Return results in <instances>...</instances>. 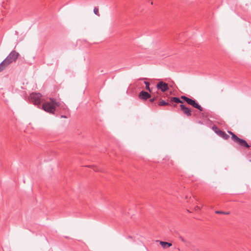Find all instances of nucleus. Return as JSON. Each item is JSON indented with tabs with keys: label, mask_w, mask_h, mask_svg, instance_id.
<instances>
[{
	"label": "nucleus",
	"mask_w": 251,
	"mask_h": 251,
	"mask_svg": "<svg viewBox=\"0 0 251 251\" xmlns=\"http://www.w3.org/2000/svg\"><path fill=\"white\" fill-rule=\"evenodd\" d=\"M50 101L45 102L42 105V108L45 111L54 114L56 107H58L60 110H66L67 107L64 103L57 101L54 98H50Z\"/></svg>",
	"instance_id": "obj_1"
},
{
	"label": "nucleus",
	"mask_w": 251,
	"mask_h": 251,
	"mask_svg": "<svg viewBox=\"0 0 251 251\" xmlns=\"http://www.w3.org/2000/svg\"><path fill=\"white\" fill-rule=\"evenodd\" d=\"M19 56V53L12 50L6 58L0 64V72L13 62H15Z\"/></svg>",
	"instance_id": "obj_2"
},
{
	"label": "nucleus",
	"mask_w": 251,
	"mask_h": 251,
	"mask_svg": "<svg viewBox=\"0 0 251 251\" xmlns=\"http://www.w3.org/2000/svg\"><path fill=\"white\" fill-rule=\"evenodd\" d=\"M171 102L173 103L175 102L176 103H181L180 105V107L181 109V110L182 111V112L186 115L187 117H190L192 115L191 114V110L186 107L185 105L183 104L182 101L180 100L179 98L177 97H172L171 99Z\"/></svg>",
	"instance_id": "obj_3"
},
{
	"label": "nucleus",
	"mask_w": 251,
	"mask_h": 251,
	"mask_svg": "<svg viewBox=\"0 0 251 251\" xmlns=\"http://www.w3.org/2000/svg\"><path fill=\"white\" fill-rule=\"evenodd\" d=\"M228 132L231 135V139L236 143L240 145V147L246 148H249L250 147V146L248 144L246 141L239 138L231 131H228Z\"/></svg>",
	"instance_id": "obj_4"
},
{
	"label": "nucleus",
	"mask_w": 251,
	"mask_h": 251,
	"mask_svg": "<svg viewBox=\"0 0 251 251\" xmlns=\"http://www.w3.org/2000/svg\"><path fill=\"white\" fill-rule=\"evenodd\" d=\"M228 132L231 135V139L236 143L240 145V147L246 148H249L250 147V146L248 144L246 141L239 138L231 131H228Z\"/></svg>",
	"instance_id": "obj_5"
},
{
	"label": "nucleus",
	"mask_w": 251,
	"mask_h": 251,
	"mask_svg": "<svg viewBox=\"0 0 251 251\" xmlns=\"http://www.w3.org/2000/svg\"><path fill=\"white\" fill-rule=\"evenodd\" d=\"M41 95L40 93H33L30 95V99L35 105H38L41 102Z\"/></svg>",
	"instance_id": "obj_6"
},
{
	"label": "nucleus",
	"mask_w": 251,
	"mask_h": 251,
	"mask_svg": "<svg viewBox=\"0 0 251 251\" xmlns=\"http://www.w3.org/2000/svg\"><path fill=\"white\" fill-rule=\"evenodd\" d=\"M156 88L163 92L169 90L168 84L162 81H159L156 84Z\"/></svg>",
	"instance_id": "obj_7"
},
{
	"label": "nucleus",
	"mask_w": 251,
	"mask_h": 251,
	"mask_svg": "<svg viewBox=\"0 0 251 251\" xmlns=\"http://www.w3.org/2000/svg\"><path fill=\"white\" fill-rule=\"evenodd\" d=\"M187 103L193 107L199 109L200 111H203L202 107L200 105H199L195 100L189 98Z\"/></svg>",
	"instance_id": "obj_8"
},
{
	"label": "nucleus",
	"mask_w": 251,
	"mask_h": 251,
	"mask_svg": "<svg viewBox=\"0 0 251 251\" xmlns=\"http://www.w3.org/2000/svg\"><path fill=\"white\" fill-rule=\"evenodd\" d=\"M151 97V95L147 92L142 91L139 95V98L142 100H146Z\"/></svg>",
	"instance_id": "obj_9"
},
{
	"label": "nucleus",
	"mask_w": 251,
	"mask_h": 251,
	"mask_svg": "<svg viewBox=\"0 0 251 251\" xmlns=\"http://www.w3.org/2000/svg\"><path fill=\"white\" fill-rule=\"evenodd\" d=\"M160 244L164 248H168V247H171L172 245L171 243H169V242H164V241H160Z\"/></svg>",
	"instance_id": "obj_10"
},
{
	"label": "nucleus",
	"mask_w": 251,
	"mask_h": 251,
	"mask_svg": "<svg viewBox=\"0 0 251 251\" xmlns=\"http://www.w3.org/2000/svg\"><path fill=\"white\" fill-rule=\"evenodd\" d=\"M212 129L214 130L215 132L217 133L219 136H220L222 132L223 131L220 130L218 127L215 126L212 127Z\"/></svg>",
	"instance_id": "obj_11"
},
{
	"label": "nucleus",
	"mask_w": 251,
	"mask_h": 251,
	"mask_svg": "<svg viewBox=\"0 0 251 251\" xmlns=\"http://www.w3.org/2000/svg\"><path fill=\"white\" fill-rule=\"evenodd\" d=\"M159 106H166L170 105L171 104L169 102L165 101L164 100H161L158 103Z\"/></svg>",
	"instance_id": "obj_12"
},
{
	"label": "nucleus",
	"mask_w": 251,
	"mask_h": 251,
	"mask_svg": "<svg viewBox=\"0 0 251 251\" xmlns=\"http://www.w3.org/2000/svg\"><path fill=\"white\" fill-rule=\"evenodd\" d=\"M219 136L222 137L225 140L228 139L229 137V136L224 131H223Z\"/></svg>",
	"instance_id": "obj_13"
},
{
	"label": "nucleus",
	"mask_w": 251,
	"mask_h": 251,
	"mask_svg": "<svg viewBox=\"0 0 251 251\" xmlns=\"http://www.w3.org/2000/svg\"><path fill=\"white\" fill-rule=\"evenodd\" d=\"M144 83L146 85V89L150 92H151V89L150 88V83L148 81H145Z\"/></svg>",
	"instance_id": "obj_14"
},
{
	"label": "nucleus",
	"mask_w": 251,
	"mask_h": 251,
	"mask_svg": "<svg viewBox=\"0 0 251 251\" xmlns=\"http://www.w3.org/2000/svg\"><path fill=\"white\" fill-rule=\"evenodd\" d=\"M215 213L216 214H225V215H228L229 214V212H224V211H216Z\"/></svg>",
	"instance_id": "obj_15"
},
{
	"label": "nucleus",
	"mask_w": 251,
	"mask_h": 251,
	"mask_svg": "<svg viewBox=\"0 0 251 251\" xmlns=\"http://www.w3.org/2000/svg\"><path fill=\"white\" fill-rule=\"evenodd\" d=\"M94 13L97 16H100V14L99 12V9L97 7H95L94 8Z\"/></svg>",
	"instance_id": "obj_16"
},
{
	"label": "nucleus",
	"mask_w": 251,
	"mask_h": 251,
	"mask_svg": "<svg viewBox=\"0 0 251 251\" xmlns=\"http://www.w3.org/2000/svg\"><path fill=\"white\" fill-rule=\"evenodd\" d=\"M180 98L181 99L184 100L186 102L188 101V100L189 99V98L185 96H181Z\"/></svg>",
	"instance_id": "obj_17"
},
{
	"label": "nucleus",
	"mask_w": 251,
	"mask_h": 251,
	"mask_svg": "<svg viewBox=\"0 0 251 251\" xmlns=\"http://www.w3.org/2000/svg\"><path fill=\"white\" fill-rule=\"evenodd\" d=\"M179 238L183 242H184V243H186V241L185 239H184V238L183 237H182V236H179Z\"/></svg>",
	"instance_id": "obj_18"
},
{
	"label": "nucleus",
	"mask_w": 251,
	"mask_h": 251,
	"mask_svg": "<svg viewBox=\"0 0 251 251\" xmlns=\"http://www.w3.org/2000/svg\"><path fill=\"white\" fill-rule=\"evenodd\" d=\"M155 99H156L155 98H153L152 99H151L150 100V101L151 102H153L155 100Z\"/></svg>",
	"instance_id": "obj_19"
},
{
	"label": "nucleus",
	"mask_w": 251,
	"mask_h": 251,
	"mask_svg": "<svg viewBox=\"0 0 251 251\" xmlns=\"http://www.w3.org/2000/svg\"><path fill=\"white\" fill-rule=\"evenodd\" d=\"M195 210H200L201 209V208L198 206H196L195 207Z\"/></svg>",
	"instance_id": "obj_20"
},
{
	"label": "nucleus",
	"mask_w": 251,
	"mask_h": 251,
	"mask_svg": "<svg viewBox=\"0 0 251 251\" xmlns=\"http://www.w3.org/2000/svg\"><path fill=\"white\" fill-rule=\"evenodd\" d=\"M93 170L95 171H99V169L96 167H93Z\"/></svg>",
	"instance_id": "obj_21"
},
{
	"label": "nucleus",
	"mask_w": 251,
	"mask_h": 251,
	"mask_svg": "<svg viewBox=\"0 0 251 251\" xmlns=\"http://www.w3.org/2000/svg\"><path fill=\"white\" fill-rule=\"evenodd\" d=\"M60 118H67V116H65V115H61V116H60Z\"/></svg>",
	"instance_id": "obj_22"
},
{
	"label": "nucleus",
	"mask_w": 251,
	"mask_h": 251,
	"mask_svg": "<svg viewBox=\"0 0 251 251\" xmlns=\"http://www.w3.org/2000/svg\"><path fill=\"white\" fill-rule=\"evenodd\" d=\"M176 106V104H174L173 106L175 107Z\"/></svg>",
	"instance_id": "obj_23"
},
{
	"label": "nucleus",
	"mask_w": 251,
	"mask_h": 251,
	"mask_svg": "<svg viewBox=\"0 0 251 251\" xmlns=\"http://www.w3.org/2000/svg\"><path fill=\"white\" fill-rule=\"evenodd\" d=\"M250 161H251V160H250Z\"/></svg>",
	"instance_id": "obj_24"
}]
</instances>
